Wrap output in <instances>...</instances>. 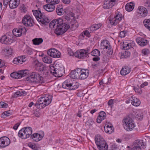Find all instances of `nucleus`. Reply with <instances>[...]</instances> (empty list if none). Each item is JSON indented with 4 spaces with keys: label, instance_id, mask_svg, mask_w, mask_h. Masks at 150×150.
Returning <instances> with one entry per match:
<instances>
[{
    "label": "nucleus",
    "instance_id": "nucleus-26",
    "mask_svg": "<svg viewBox=\"0 0 150 150\" xmlns=\"http://www.w3.org/2000/svg\"><path fill=\"white\" fill-rule=\"evenodd\" d=\"M35 69L38 71H44L45 70L46 67L42 63L38 62L35 64Z\"/></svg>",
    "mask_w": 150,
    "mask_h": 150
},
{
    "label": "nucleus",
    "instance_id": "nucleus-17",
    "mask_svg": "<svg viewBox=\"0 0 150 150\" xmlns=\"http://www.w3.org/2000/svg\"><path fill=\"white\" fill-rule=\"evenodd\" d=\"M9 139L6 137L0 138V148H3L8 146L10 144Z\"/></svg>",
    "mask_w": 150,
    "mask_h": 150
},
{
    "label": "nucleus",
    "instance_id": "nucleus-3",
    "mask_svg": "<svg viewBox=\"0 0 150 150\" xmlns=\"http://www.w3.org/2000/svg\"><path fill=\"white\" fill-rule=\"evenodd\" d=\"M122 122L125 129L128 131L132 130L136 126L133 119L129 116L124 118Z\"/></svg>",
    "mask_w": 150,
    "mask_h": 150
},
{
    "label": "nucleus",
    "instance_id": "nucleus-31",
    "mask_svg": "<svg viewBox=\"0 0 150 150\" xmlns=\"http://www.w3.org/2000/svg\"><path fill=\"white\" fill-rule=\"evenodd\" d=\"M102 24L101 23L95 24L92 25L88 29L90 30L91 33H92L93 31L98 29L99 28H100Z\"/></svg>",
    "mask_w": 150,
    "mask_h": 150
},
{
    "label": "nucleus",
    "instance_id": "nucleus-16",
    "mask_svg": "<svg viewBox=\"0 0 150 150\" xmlns=\"http://www.w3.org/2000/svg\"><path fill=\"white\" fill-rule=\"evenodd\" d=\"M138 15L141 18L145 17L148 14V11L146 8L143 6H139L137 9Z\"/></svg>",
    "mask_w": 150,
    "mask_h": 150
},
{
    "label": "nucleus",
    "instance_id": "nucleus-28",
    "mask_svg": "<svg viewBox=\"0 0 150 150\" xmlns=\"http://www.w3.org/2000/svg\"><path fill=\"white\" fill-rule=\"evenodd\" d=\"M137 42L141 46H144L148 44V41L144 39L139 37L136 39Z\"/></svg>",
    "mask_w": 150,
    "mask_h": 150
},
{
    "label": "nucleus",
    "instance_id": "nucleus-49",
    "mask_svg": "<svg viewBox=\"0 0 150 150\" xmlns=\"http://www.w3.org/2000/svg\"><path fill=\"white\" fill-rule=\"evenodd\" d=\"M69 26H70L69 25ZM78 26L77 23V22H75L74 23H72L71 26H70L69 28H71V29L72 30H74L78 27Z\"/></svg>",
    "mask_w": 150,
    "mask_h": 150
},
{
    "label": "nucleus",
    "instance_id": "nucleus-57",
    "mask_svg": "<svg viewBox=\"0 0 150 150\" xmlns=\"http://www.w3.org/2000/svg\"><path fill=\"white\" fill-rule=\"evenodd\" d=\"M3 114L6 116H8L11 115V112L10 110H8L4 112Z\"/></svg>",
    "mask_w": 150,
    "mask_h": 150
},
{
    "label": "nucleus",
    "instance_id": "nucleus-56",
    "mask_svg": "<svg viewBox=\"0 0 150 150\" xmlns=\"http://www.w3.org/2000/svg\"><path fill=\"white\" fill-rule=\"evenodd\" d=\"M135 91L137 93H138L139 94H141L142 93V91L140 89L134 87L133 88Z\"/></svg>",
    "mask_w": 150,
    "mask_h": 150
},
{
    "label": "nucleus",
    "instance_id": "nucleus-27",
    "mask_svg": "<svg viewBox=\"0 0 150 150\" xmlns=\"http://www.w3.org/2000/svg\"><path fill=\"white\" fill-rule=\"evenodd\" d=\"M130 100L132 104L135 106H138L140 104V101L139 99L134 97L132 96L130 98Z\"/></svg>",
    "mask_w": 150,
    "mask_h": 150
},
{
    "label": "nucleus",
    "instance_id": "nucleus-2",
    "mask_svg": "<svg viewBox=\"0 0 150 150\" xmlns=\"http://www.w3.org/2000/svg\"><path fill=\"white\" fill-rule=\"evenodd\" d=\"M52 97L51 96H49L45 98L41 97L37 101L35 106L38 108H43L51 103Z\"/></svg>",
    "mask_w": 150,
    "mask_h": 150
},
{
    "label": "nucleus",
    "instance_id": "nucleus-44",
    "mask_svg": "<svg viewBox=\"0 0 150 150\" xmlns=\"http://www.w3.org/2000/svg\"><path fill=\"white\" fill-rule=\"evenodd\" d=\"M130 55V53L128 51H125L121 55V58H127L129 57Z\"/></svg>",
    "mask_w": 150,
    "mask_h": 150
},
{
    "label": "nucleus",
    "instance_id": "nucleus-12",
    "mask_svg": "<svg viewBox=\"0 0 150 150\" xmlns=\"http://www.w3.org/2000/svg\"><path fill=\"white\" fill-rule=\"evenodd\" d=\"M122 17L120 12L117 11L115 13L114 18L110 20L112 25H116L121 21Z\"/></svg>",
    "mask_w": 150,
    "mask_h": 150
},
{
    "label": "nucleus",
    "instance_id": "nucleus-11",
    "mask_svg": "<svg viewBox=\"0 0 150 150\" xmlns=\"http://www.w3.org/2000/svg\"><path fill=\"white\" fill-rule=\"evenodd\" d=\"M54 67H53V69H51V72L52 73L53 75L56 77H60L62 76L64 72V68L61 67L60 68Z\"/></svg>",
    "mask_w": 150,
    "mask_h": 150
},
{
    "label": "nucleus",
    "instance_id": "nucleus-29",
    "mask_svg": "<svg viewBox=\"0 0 150 150\" xmlns=\"http://www.w3.org/2000/svg\"><path fill=\"white\" fill-rule=\"evenodd\" d=\"M106 113L103 111H101L99 112V114L96 119V121L98 123H100L101 121L104 120L106 117Z\"/></svg>",
    "mask_w": 150,
    "mask_h": 150
},
{
    "label": "nucleus",
    "instance_id": "nucleus-22",
    "mask_svg": "<svg viewBox=\"0 0 150 150\" xmlns=\"http://www.w3.org/2000/svg\"><path fill=\"white\" fill-rule=\"evenodd\" d=\"M146 145L143 142L142 140H137L135 141L133 144V146L136 147H141V146L142 148L144 149Z\"/></svg>",
    "mask_w": 150,
    "mask_h": 150
},
{
    "label": "nucleus",
    "instance_id": "nucleus-48",
    "mask_svg": "<svg viewBox=\"0 0 150 150\" xmlns=\"http://www.w3.org/2000/svg\"><path fill=\"white\" fill-rule=\"evenodd\" d=\"M28 146L34 150H36L37 149V147L36 145L34 143H30L28 144Z\"/></svg>",
    "mask_w": 150,
    "mask_h": 150
},
{
    "label": "nucleus",
    "instance_id": "nucleus-20",
    "mask_svg": "<svg viewBox=\"0 0 150 150\" xmlns=\"http://www.w3.org/2000/svg\"><path fill=\"white\" fill-rule=\"evenodd\" d=\"M106 127L105 126L104 127V130L105 132L107 133L111 134L114 131V128L110 122H107L106 125Z\"/></svg>",
    "mask_w": 150,
    "mask_h": 150
},
{
    "label": "nucleus",
    "instance_id": "nucleus-7",
    "mask_svg": "<svg viewBox=\"0 0 150 150\" xmlns=\"http://www.w3.org/2000/svg\"><path fill=\"white\" fill-rule=\"evenodd\" d=\"M90 54L89 49H81L76 51L74 53V55L79 59H83L88 57Z\"/></svg>",
    "mask_w": 150,
    "mask_h": 150
},
{
    "label": "nucleus",
    "instance_id": "nucleus-25",
    "mask_svg": "<svg viewBox=\"0 0 150 150\" xmlns=\"http://www.w3.org/2000/svg\"><path fill=\"white\" fill-rule=\"evenodd\" d=\"M44 136L43 134L41 135L38 133H35L31 135V138L35 142H37L41 140Z\"/></svg>",
    "mask_w": 150,
    "mask_h": 150
},
{
    "label": "nucleus",
    "instance_id": "nucleus-55",
    "mask_svg": "<svg viewBox=\"0 0 150 150\" xmlns=\"http://www.w3.org/2000/svg\"><path fill=\"white\" fill-rule=\"evenodd\" d=\"M126 33V31H122L120 32L119 34V36L121 38H124L125 36Z\"/></svg>",
    "mask_w": 150,
    "mask_h": 150
},
{
    "label": "nucleus",
    "instance_id": "nucleus-39",
    "mask_svg": "<svg viewBox=\"0 0 150 150\" xmlns=\"http://www.w3.org/2000/svg\"><path fill=\"white\" fill-rule=\"evenodd\" d=\"M4 52H6V56H9L11 55L13 53V50L10 47H6L4 50Z\"/></svg>",
    "mask_w": 150,
    "mask_h": 150
},
{
    "label": "nucleus",
    "instance_id": "nucleus-58",
    "mask_svg": "<svg viewBox=\"0 0 150 150\" xmlns=\"http://www.w3.org/2000/svg\"><path fill=\"white\" fill-rule=\"evenodd\" d=\"M19 30L21 29V31L22 34L23 33L25 34L26 32V29L24 27H19Z\"/></svg>",
    "mask_w": 150,
    "mask_h": 150
},
{
    "label": "nucleus",
    "instance_id": "nucleus-51",
    "mask_svg": "<svg viewBox=\"0 0 150 150\" xmlns=\"http://www.w3.org/2000/svg\"><path fill=\"white\" fill-rule=\"evenodd\" d=\"M107 51V53L109 55H112L113 52V49L112 48L111 46H110L109 48H108Z\"/></svg>",
    "mask_w": 150,
    "mask_h": 150
},
{
    "label": "nucleus",
    "instance_id": "nucleus-52",
    "mask_svg": "<svg viewBox=\"0 0 150 150\" xmlns=\"http://www.w3.org/2000/svg\"><path fill=\"white\" fill-rule=\"evenodd\" d=\"M142 52L143 54L146 55L149 53V50L147 49H144L142 50Z\"/></svg>",
    "mask_w": 150,
    "mask_h": 150
},
{
    "label": "nucleus",
    "instance_id": "nucleus-40",
    "mask_svg": "<svg viewBox=\"0 0 150 150\" xmlns=\"http://www.w3.org/2000/svg\"><path fill=\"white\" fill-rule=\"evenodd\" d=\"M143 23L146 28L150 31V19H145L143 21Z\"/></svg>",
    "mask_w": 150,
    "mask_h": 150
},
{
    "label": "nucleus",
    "instance_id": "nucleus-13",
    "mask_svg": "<svg viewBox=\"0 0 150 150\" xmlns=\"http://www.w3.org/2000/svg\"><path fill=\"white\" fill-rule=\"evenodd\" d=\"M47 53L49 56L55 58L60 57L61 54L59 51L54 48L49 49Z\"/></svg>",
    "mask_w": 150,
    "mask_h": 150
},
{
    "label": "nucleus",
    "instance_id": "nucleus-14",
    "mask_svg": "<svg viewBox=\"0 0 150 150\" xmlns=\"http://www.w3.org/2000/svg\"><path fill=\"white\" fill-rule=\"evenodd\" d=\"M81 73V68H79L72 71L69 74V76L71 78L80 79V77H81L82 75Z\"/></svg>",
    "mask_w": 150,
    "mask_h": 150
},
{
    "label": "nucleus",
    "instance_id": "nucleus-23",
    "mask_svg": "<svg viewBox=\"0 0 150 150\" xmlns=\"http://www.w3.org/2000/svg\"><path fill=\"white\" fill-rule=\"evenodd\" d=\"M19 0H10L9 2V7L11 9L16 8L19 4Z\"/></svg>",
    "mask_w": 150,
    "mask_h": 150
},
{
    "label": "nucleus",
    "instance_id": "nucleus-54",
    "mask_svg": "<svg viewBox=\"0 0 150 150\" xmlns=\"http://www.w3.org/2000/svg\"><path fill=\"white\" fill-rule=\"evenodd\" d=\"M144 6L147 7L148 10H150V1H146L144 4Z\"/></svg>",
    "mask_w": 150,
    "mask_h": 150
},
{
    "label": "nucleus",
    "instance_id": "nucleus-8",
    "mask_svg": "<svg viewBox=\"0 0 150 150\" xmlns=\"http://www.w3.org/2000/svg\"><path fill=\"white\" fill-rule=\"evenodd\" d=\"M30 72L28 70H23L19 71L18 73L13 72L11 74L10 76L13 78L19 79L28 74Z\"/></svg>",
    "mask_w": 150,
    "mask_h": 150
},
{
    "label": "nucleus",
    "instance_id": "nucleus-4",
    "mask_svg": "<svg viewBox=\"0 0 150 150\" xmlns=\"http://www.w3.org/2000/svg\"><path fill=\"white\" fill-rule=\"evenodd\" d=\"M33 14L37 21L42 24L46 25L50 22L48 18L44 13H42L39 10V9L38 10H35L33 12Z\"/></svg>",
    "mask_w": 150,
    "mask_h": 150
},
{
    "label": "nucleus",
    "instance_id": "nucleus-47",
    "mask_svg": "<svg viewBox=\"0 0 150 150\" xmlns=\"http://www.w3.org/2000/svg\"><path fill=\"white\" fill-rule=\"evenodd\" d=\"M24 51L25 53L28 55H31L33 53V50L30 48H27Z\"/></svg>",
    "mask_w": 150,
    "mask_h": 150
},
{
    "label": "nucleus",
    "instance_id": "nucleus-63",
    "mask_svg": "<svg viewBox=\"0 0 150 150\" xmlns=\"http://www.w3.org/2000/svg\"><path fill=\"white\" fill-rule=\"evenodd\" d=\"M131 149L132 150H142L141 147H137L134 146H133V147Z\"/></svg>",
    "mask_w": 150,
    "mask_h": 150
},
{
    "label": "nucleus",
    "instance_id": "nucleus-6",
    "mask_svg": "<svg viewBox=\"0 0 150 150\" xmlns=\"http://www.w3.org/2000/svg\"><path fill=\"white\" fill-rule=\"evenodd\" d=\"M47 4L43 5V7L48 12L53 11L55 8V5L58 4L59 0H46Z\"/></svg>",
    "mask_w": 150,
    "mask_h": 150
},
{
    "label": "nucleus",
    "instance_id": "nucleus-41",
    "mask_svg": "<svg viewBox=\"0 0 150 150\" xmlns=\"http://www.w3.org/2000/svg\"><path fill=\"white\" fill-rule=\"evenodd\" d=\"M71 85L70 90H74L77 89L79 87V83L77 82H74L71 80Z\"/></svg>",
    "mask_w": 150,
    "mask_h": 150
},
{
    "label": "nucleus",
    "instance_id": "nucleus-62",
    "mask_svg": "<svg viewBox=\"0 0 150 150\" xmlns=\"http://www.w3.org/2000/svg\"><path fill=\"white\" fill-rule=\"evenodd\" d=\"M84 34L88 37H89L90 36L89 32L87 30L84 31Z\"/></svg>",
    "mask_w": 150,
    "mask_h": 150
},
{
    "label": "nucleus",
    "instance_id": "nucleus-61",
    "mask_svg": "<svg viewBox=\"0 0 150 150\" xmlns=\"http://www.w3.org/2000/svg\"><path fill=\"white\" fill-rule=\"evenodd\" d=\"M34 115L36 117H39L40 115V114L37 111L34 112L33 113Z\"/></svg>",
    "mask_w": 150,
    "mask_h": 150
},
{
    "label": "nucleus",
    "instance_id": "nucleus-5",
    "mask_svg": "<svg viewBox=\"0 0 150 150\" xmlns=\"http://www.w3.org/2000/svg\"><path fill=\"white\" fill-rule=\"evenodd\" d=\"M32 133V128L30 127H26L20 130L18 133L19 137L23 139L29 138Z\"/></svg>",
    "mask_w": 150,
    "mask_h": 150
},
{
    "label": "nucleus",
    "instance_id": "nucleus-42",
    "mask_svg": "<svg viewBox=\"0 0 150 150\" xmlns=\"http://www.w3.org/2000/svg\"><path fill=\"white\" fill-rule=\"evenodd\" d=\"M98 148L99 150H107L108 146L107 143L105 142L103 144H102Z\"/></svg>",
    "mask_w": 150,
    "mask_h": 150
},
{
    "label": "nucleus",
    "instance_id": "nucleus-9",
    "mask_svg": "<svg viewBox=\"0 0 150 150\" xmlns=\"http://www.w3.org/2000/svg\"><path fill=\"white\" fill-rule=\"evenodd\" d=\"M22 22L27 27H32L34 24L33 19L29 15H26L23 18Z\"/></svg>",
    "mask_w": 150,
    "mask_h": 150
},
{
    "label": "nucleus",
    "instance_id": "nucleus-15",
    "mask_svg": "<svg viewBox=\"0 0 150 150\" xmlns=\"http://www.w3.org/2000/svg\"><path fill=\"white\" fill-rule=\"evenodd\" d=\"M13 42V40L11 38V36L7 34L2 36L0 39V42L5 44H10Z\"/></svg>",
    "mask_w": 150,
    "mask_h": 150
},
{
    "label": "nucleus",
    "instance_id": "nucleus-36",
    "mask_svg": "<svg viewBox=\"0 0 150 150\" xmlns=\"http://www.w3.org/2000/svg\"><path fill=\"white\" fill-rule=\"evenodd\" d=\"M57 14L59 16L62 15L63 14L64 11L62 6H57L56 9Z\"/></svg>",
    "mask_w": 150,
    "mask_h": 150
},
{
    "label": "nucleus",
    "instance_id": "nucleus-30",
    "mask_svg": "<svg viewBox=\"0 0 150 150\" xmlns=\"http://www.w3.org/2000/svg\"><path fill=\"white\" fill-rule=\"evenodd\" d=\"M100 46L103 49L107 50L110 46L109 42L107 40H103L100 43Z\"/></svg>",
    "mask_w": 150,
    "mask_h": 150
},
{
    "label": "nucleus",
    "instance_id": "nucleus-59",
    "mask_svg": "<svg viewBox=\"0 0 150 150\" xmlns=\"http://www.w3.org/2000/svg\"><path fill=\"white\" fill-rule=\"evenodd\" d=\"M106 83H107L106 82V81L105 80L104 81L103 80L100 81L99 83V84L100 86H104Z\"/></svg>",
    "mask_w": 150,
    "mask_h": 150
},
{
    "label": "nucleus",
    "instance_id": "nucleus-53",
    "mask_svg": "<svg viewBox=\"0 0 150 150\" xmlns=\"http://www.w3.org/2000/svg\"><path fill=\"white\" fill-rule=\"evenodd\" d=\"M13 62L15 64H21V62H20V59H19L18 57H17L15 58Z\"/></svg>",
    "mask_w": 150,
    "mask_h": 150
},
{
    "label": "nucleus",
    "instance_id": "nucleus-24",
    "mask_svg": "<svg viewBox=\"0 0 150 150\" xmlns=\"http://www.w3.org/2000/svg\"><path fill=\"white\" fill-rule=\"evenodd\" d=\"M71 79L70 78L66 80L62 84V87L67 89L70 90L71 84Z\"/></svg>",
    "mask_w": 150,
    "mask_h": 150
},
{
    "label": "nucleus",
    "instance_id": "nucleus-33",
    "mask_svg": "<svg viewBox=\"0 0 150 150\" xmlns=\"http://www.w3.org/2000/svg\"><path fill=\"white\" fill-rule=\"evenodd\" d=\"M134 4L132 3H127L125 6L126 10L128 11H132L134 9Z\"/></svg>",
    "mask_w": 150,
    "mask_h": 150
},
{
    "label": "nucleus",
    "instance_id": "nucleus-64",
    "mask_svg": "<svg viewBox=\"0 0 150 150\" xmlns=\"http://www.w3.org/2000/svg\"><path fill=\"white\" fill-rule=\"evenodd\" d=\"M68 51V53L70 56H73L74 55V54L72 52L71 50L69 49Z\"/></svg>",
    "mask_w": 150,
    "mask_h": 150
},
{
    "label": "nucleus",
    "instance_id": "nucleus-35",
    "mask_svg": "<svg viewBox=\"0 0 150 150\" xmlns=\"http://www.w3.org/2000/svg\"><path fill=\"white\" fill-rule=\"evenodd\" d=\"M43 42V40L41 38H36L33 40V44L35 45H39Z\"/></svg>",
    "mask_w": 150,
    "mask_h": 150
},
{
    "label": "nucleus",
    "instance_id": "nucleus-60",
    "mask_svg": "<svg viewBox=\"0 0 150 150\" xmlns=\"http://www.w3.org/2000/svg\"><path fill=\"white\" fill-rule=\"evenodd\" d=\"M20 123L18 122L15 124V125L13 126V128L15 130H16L20 124Z\"/></svg>",
    "mask_w": 150,
    "mask_h": 150
},
{
    "label": "nucleus",
    "instance_id": "nucleus-32",
    "mask_svg": "<svg viewBox=\"0 0 150 150\" xmlns=\"http://www.w3.org/2000/svg\"><path fill=\"white\" fill-rule=\"evenodd\" d=\"M131 71V69L128 67H125L122 68L120 73L122 75L125 76L128 74Z\"/></svg>",
    "mask_w": 150,
    "mask_h": 150
},
{
    "label": "nucleus",
    "instance_id": "nucleus-1",
    "mask_svg": "<svg viewBox=\"0 0 150 150\" xmlns=\"http://www.w3.org/2000/svg\"><path fill=\"white\" fill-rule=\"evenodd\" d=\"M50 28H56L55 33L57 35H62L67 31L70 27L69 25L64 23L63 20L59 18L57 20H54L49 24Z\"/></svg>",
    "mask_w": 150,
    "mask_h": 150
},
{
    "label": "nucleus",
    "instance_id": "nucleus-38",
    "mask_svg": "<svg viewBox=\"0 0 150 150\" xmlns=\"http://www.w3.org/2000/svg\"><path fill=\"white\" fill-rule=\"evenodd\" d=\"M91 55L94 57H99L100 55V51L97 49H95L90 52Z\"/></svg>",
    "mask_w": 150,
    "mask_h": 150
},
{
    "label": "nucleus",
    "instance_id": "nucleus-45",
    "mask_svg": "<svg viewBox=\"0 0 150 150\" xmlns=\"http://www.w3.org/2000/svg\"><path fill=\"white\" fill-rule=\"evenodd\" d=\"M22 90L18 91L14 93L12 96L13 98H17L19 96H21L22 95Z\"/></svg>",
    "mask_w": 150,
    "mask_h": 150
},
{
    "label": "nucleus",
    "instance_id": "nucleus-43",
    "mask_svg": "<svg viewBox=\"0 0 150 150\" xmlns=\"http://www.w3.org/2000/svg\"><path fill=\"white\" fill-rule=\"evenodd\" d=\"M132 47L131 44L127 42H124L123 44V48L125 50H128Z\"/></svg>",
    "mask_w": 150,
    "mask_h": 150
},
{
    "label": "nucleus",
    "instance_id": "nucleus-37",
    "mask_svg": "<svg viewBox=\"0 0 150 150\" xmlns=\"http://www.w3.org/2000/svg\"><path fill=\"white\" fill-rule=\"evenodd\" d=\"M43 61L46 63L50 64L52 62V59L48 56H45L42 58Z\"/></svg>",
    "mask_w": 150,
    "mask_h": 150
},
{
    "label": "nucleus",
    "instance_id": "nucleus-18",
    "mask_svg": "<svg viewBox=\"0 0 150 150\" xmlns=\"http://www.w3.org/2000/svg\"><path fill=\"white\" fill-rule=\"evenodd\" d=\"M116 0H105L103 4V7L105 9L112 8L116 4Z\"/></svg>",
    "mask_w": 150,
    "mask_h": 150
},
{
    "label": "nucleus",
    "instance_id": "nucleus-19",
    "mask_svg": "<svg viewBox=\"0 0 150 150\" xmlns=\"http://www.w3.org/2000/svg\"><path fill=\"white\" fill-rule=\"evenodd\" d=\"M95 141L98 148L105 142L104 139L100 135H97L95 137Z\"/></svg>",
    "mask_w": 150,
    "mask_h": 150
},
{
    "label": "nucleus",
    "instance_id": "nucleus-21",
    "mask_svg": "<svg viewBox=\"0 0 150 150\" xmlns=\"http://www.w3.org/2000/svg\"><path fill=\"white\" fill-rule=\"evenodd\" d=\"M81 73L82 75L81 77H80V79L82 80L85 79L87 78L89 76V71L87 69H81Z\"/></svg>",
    "mask_w": 150,
    "mask_h": 150
},
{
    "label": "nucleus",
    "instance_id": "nucleus-34",
    "mask_svg": "<svg viewBox=\"0 0 150 150\" xmlns=\"http://www.w3.org/2000/svg\"><path fill=\"white\" fill-rule=\"evenodd\" d=\"M21 29L19 30V28L18 29H13L12 31L13 35L16 37H18L22 35Z\"/></svg>",
    "mask_w": 150,
    "mask_h": 150
},
{
    "label": "nucleus",
    "instance_id": "nucleus-50",
    "mask_svg": "<svg viewBox=\"0 0 150 150\" xmlns=\"http://www.w3.org/2000/svg\"><path fill=\"white\" fill-rule=\"evenodd\" d=\"M8 107V104L3 102H0V108H6Z\"/></svg>",
    "mask_w": 150,
    "mask_h": 150
},
{
    "label": "nucleus",
    "instance_id": "nucleus-46",
    "mask_svg": "<svg viewBox=\"0 0 150 150\" xmlns=\"http://www.w3.org/2000/svg\"><path fill=\"white\" fill-rule=\"evenodd\" d=\"M18 57L20 59V62H21V64H22L23 62H24L26 61V57L25 55L19 56Z\"/></svg>",
    "mask_w": 150,
    "mask_h": 150
},
{
    "label": "nucleus",
    "instance_id": "nucleus-10",
    "mask_svg": "<svg viewBox=\"0 0 150 150\" xmlns=\"http://www.w3.org/2000/svg\"><path fill=\"white\" fill-rule=\"evenodd\" d=\"M41 79L40 76L36 72H33L26 78V80L27 81L37 82L41 80Z\"/></svg>",
    "mask_w": 150,
    "mask_h": 150
}]
</instances>
